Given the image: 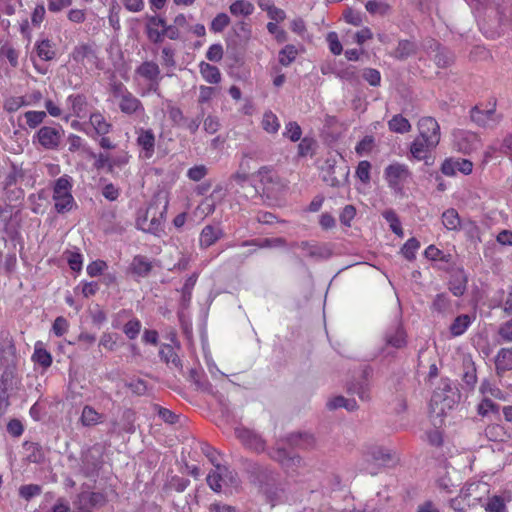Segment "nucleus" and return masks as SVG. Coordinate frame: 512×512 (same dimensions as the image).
<instances>
[{
	"mask_svg": "<svg viewBox=\"0 0 512 512\" xmlns=\"http://www.w3.org/2000/svg\"><path fill=\"white\" fill-rule=\"evenodd\" d=\"M326 40L329 44L330 51L334 55H340L342 53L343 48L336 32H329L327 34Z\"/></svg>",
	"mask_w": 512,
	"mask_h": 512,
	"instance_id": "nucleus-60",
	"label": "nucleus"
},
{
	"mask_svg": "<svg viewBox=\"0 0 512 512\" xmlns=\"http://www.w3.org/2000/svg\"><path fill=\"white\" fill-rule=\"evenodd\" d=\"M151 269V261L142 255L135 256L130 265L131 272L138 277H146Z\"/></svg>",
	"mask_w": 512,
	"mask_h": 512,
	"instance_id": "nucleus-25",
	"label": "nucleus"
},
{
	"mask_svg": "<svg viewBox=\"0 0 512 512\" xmlns=\"http://www.w3.org/2000/svg\"><path fill=\"white\" fill-rule=\"evenodd\" d=\"M370 170H371V164L370 162L363 160L360 161L356 168V177L362 182V183H368L370 181Z\"/></svg>",
	"mask_w": 512,
	"mask_h": 512,
	"instance_id": "nucleus-54",
	"label": "nucleus"
},
{
	"mask_svg": "<svg viewBox=\"0 0 512 512\" xmlns=\"http://www.w3.org/2000/svg\"><path fill=\"white\" fill-rule=\"evenodd\" d=\"M374 138L372 136H365L355 147V152L359 156H363L371 152L374 147Z\"/></svg>",
	"mask_w": 512,
	"mask_h": 512,
	"instance_id": "nucleus-55",
	"label": "nucleus"
},
{
	"mask_svg": "<svg viewBox=\"0 0 512 512\" xmlns=\"http://www.w3.org/2000/svg\"><path fill=\"white\" fill-rule=\"evenodd\" d=\"M137 73L154 83L156 86L159 82L160 69L158 65L152 61L143 62L138 68Z\"/></svg>",
	"mask_w": 512,
	"mask_h": 512,
	"instance_id": "nucleus-24",
	"label": "nucleus"
},
{
	"mask_svg": "<svg viewBox=\"0 0 512 512\" xmlns=\"http://www.w3.org/2000/svg\"><path fill=\"white\" fill-rule=\"evenodd\" d=\"M471 119L483 127H493L498 121L499 117L495 112V105H490L487 109H482L478 106L471 110Z\"/></svg>",
	"mask_w": 512,
	"mask_h": 512,
	"instance_id": "nucleus-14",
	"label": "nucleus"
},
{
	"mask_svg": "<svg viewBox=\"0 0 512 512\" xmlns=\"http://www.w3.org/2000/svg\"><path fill=\"white\" fill-rule=\"evenodd\" d=\"M230 23V18L225 13H219L216 15V17L212 20L210 29L215 32L219 33L222 32Z\"/></svg>",
	"mask_w": 512,
	"mask_h": 512,
	"instance_id": "nucleus-53",
	"label": "nucleus"
},
{
	"mask_svg": "<svg viewBox=\"0 0 512 512\" xmlns=\"http://www.w3.org/2000/svg\"><path fill=\"white\" fill-rule=\"evenodd\" d=\"M235 434L237 438L241 441V443L247 448L255 452H261L264 450V440L254 431L244 427H238L235 430Z\"/></svg>",
	"mask_w": 512,
	"mask_h": 512,
	"instance_id": "nucleus-13",
	"label": "nucleus"
},
{
	"mask_svg": "<svg viewBox=\"0 0 512 512\" xmlns=\"http://www.w3.org/2000/svg\"><path fill=\"white\" fill-rule=\"evenodd\" d=\"M61 141V131L51 126L41 127L33 136V143H38L47 150L58 148Z\"/></svg>",
	"mask_w": 512,
	"mask_h": 512,
	"instance_id": "nucleus-10",
	"label": "nucleus"
},
{
	"mask_svg": "<svg viewBox=\"0 0 512 512\" xmlns=\"http://www.w3.org/2000/svg\"><path fill=\"white\" fill-rule=\"evenodd\" d=\"M315 146V141L312 138H303L298 145V154L300 156H307L312 153Z\"/></svg>",
	"mask_w": 512,
	"mask_h": 512,
	"instance_id": "nucleus-64",
	"label": "nucleus"
},
{
	"mask_svg": "<svg viewBox=\"0 0 512 512\" xmlns=\"http://www.w3.org/2000/svg\"><path fill=\"white\" fill-rule=\"evenodd\" d=\"M101 414H99L93 407L85 406L81 414V422L84 426L96 425L101 421Z\"/></svg>",
	"mask_w": 512,
	"mask_h": 512,
	"instance_id": "nucleus-38",
	"label": "nucleus"
},
{
	"mask_svg": "<svg viewBox=\"0 0 512 512\" xmlns=\"http://www.w3.org/2000/svg\"><path fill=\"white\" fill-rule=\"evenodd\" d=\"M119 335L116 333L105 332L102 334L99 346L106 350L113 351L118 347Z\"/></svg>",
	"mask_w": 512,
	"mask_h": 512,
	"instance_id": "nucleus-46",
	"label": "nucleus"
},
{
	"mask_svg": "<svg viewBox=\"0 0 512 512\" xmlns=\"http://www.w3.org/2000/svg\"><path fill=\"white\" fill-rule=\"evenodd\" d=\"M302 135L301 127L297 122L290 121L285 125L283 136L290 139L292 142L300 140Z\"/></svg>",
	"mask_w": 512,
	"mask_h": 512,
	"instance_id": "nucleus-48",
	"label": "nucleus"
},
{
	"mask_svg": "<svg viewBox=\"0 0 512 512\" xmlns=\"http://www.w3.org/2000/svg\"><path fill=\"white\" fill-rule=\"evenodd\" d=\"M419 136L428 139L430 145H438L441 138L440 126L435 118L425 116L417 123Z\"/></svg>",
	"mask_w": 512,
	"mask_h": 512,
	"instance_id": "nucleus-11",
	"label": "nucleus"
},
{
	"mask_svg": "<svg viewBox=\"0 0 512 512\" xmlns=\"http://www.w3.org/2000/svg\"><path fill=\"white\" fill-rule=\"evenodd\" d=\"M159 353H160V357L167 364H172L173 366H175L176 368H179V369L182 367L181 360L171 345H168V344L162 345Z\"/></svg>",
	"mask_w": 512,
	"mask_h": 512,
	"instance_id": "nucleus-35",
	"label": "nucleus"
},
{
	"mask_svg": "<svg viewBox=\"0 0 512 512\" xmlns=\"http://www.w3.org/2000/svg\"><path fill=\"white\" fill-rule=\"evenodd\" d=\"M46 10L44 4L37 3L31 14V22L33 26L39 27L45 18Z\"/></svg>",
	"mask_w": 512,
	"mask_h": 512,
	"instance_id": "nucleus-58",
	"label": "nucleus"
},
{
	"mask_svg": "<svg viewBox=\"0 0 512 512\" xmlns=\"http://www.w3.org/2000/svg\"><path fill=\"white\" fill-rule=\"evenodd\" d=\"M453 143L457 151L469 154L476 151L481 146V141L477 134L467 130H457L453 133Z\"/></svg>",
	"mask_w": 512,
	"mask_h": 512,
	"instance_id": "nucleus-8",
	"label": "nucleus"
},
{
	"mask_svg": "<svg viewBox=\"0 0 512 512\" xmlns=\"http://www.w3.org/2000/svg\"><path fill=\"white\" fill-rule=\"evenodd\" d=\"M68 328V321L62 316L57 317L52 325V331L58 337L64 335L68 331Z\"/></svg>",
	"mask_w": 512,
	"mask_h": 512,
	"instance_id": "nucleus-62",
	"label": "nucleus"
},
{
	"mask_svg": "<svg viewBox=\"0 0 512 512\" xmlns=\"http://www.w3.org/2000/svg\"><path fill=\"white\" fill-rule=\"evenodd\" d=\"M383 217L389 223L390 229L399 237H403V229L401 227V222L393 210H386L383 212Z\"/></svg>",
	"mask_w": 512,
	"mask_h": 512,
	"instance_id": "nucleus-41",
	"label": "nucleus"
},
{
	"mask_svg": "<svg viewBox=\"0 0 512 512\" xmlns=\"http://www.w3.org/2000/svg\"><path fill=\"white\" fill-rule=\"evenodd\" d=\"M0 57L6 59L12 67L18 66V51L10 44H4L0 47Z\"/></svg>",
	"mask_w": 512,
	"mask_h": 512,
	"instance_id": "nucleus-43",
	"label": "nucleus"
},
{
	"mask_svg": "<svg viewBox=\"0 0 512 512\" xmlns=\"http://www.w3.org/2000/svg\"><path fill=\"white\" fill-rule=\"evenodd\" d=\"M223 236V230L220 226L206 225L199 236V245L201 248H208L216 243Z\"/></svg>",
	"mask_w": 512,
	"mask_h": 512,
	"instance_id": "nucleus-18",
	"label": "nucleus"
},
{
	"mask_svg": "<svg viewBox=\"0 0 512 512\" xmlns=\"http://www.w3.org/2000/svg\"><path fill=\"white\" fill-rule=\"evenodd\" d=\"M253 11V4L245 0H237L230 5V12L234 16H249Z\"/></svg>",
	"mask_w": 512,
	"mask_h": 512,
	"instance_id": "nucleus-37",
	"label": "nucleus"
},
{
	"mask_svg": "<svg viewBox=\"0 0 512 512\" xmlns=\"http://www.w3.org/2000/svg\"><path fill=\"white\" fill-rule=\"evenodd\" d=\"M388 127L390 131L394 133L399 134H405L408 133L411 130V124L403 117L401 114L394 115L389 121H388Z\"/></svg>",
	"mask_w": 512,
	"mask_h": 512,
	"instance_id": "nucleus-32",
	"label": "nucleus"
},
{
	"mask_svg": "<svg viewBox=\"0 0 512 512\" xmlns=\"http://www.w3.org/2000/svg\"><path fill=\"white\" fill-rule=\"evenodd\" d=\"M90 123L99 135H105L111 129V124L99 112L91 114Z\"/></svg>",
	"mask_w": 512,
	"mask_h": 512,
	"instance_id": "nucleus-34",
	"label": "nucleus"
},
{
	"mask_svg": "<svg viewBox=\"0 0 512 512\" xmlns=\"http://www.w3.org/2000/svg\"><path fill=\"white\" fill-rule=\"evenodd\" d=\"M215 209L216 206L213 204V201L209 197H206L195 209V214L200 218H205L211 215Z\"/></svg>",
	"mask_w": 512,
	"mask_h": 512,
	"instance_id": "nucleus-50",
	"label": "nucleus"
},
{
	"mask_svg": "<svg viewBox=\"0 0 512 512\" xmlns=\"http://www.w3.org/2000/svg\"><path fill=\"white\" fill-rule=\"evenodd\" d=\"M298 54V50L294 45H286L280 52H279V62L283 66L290 65L296 58Z\"/></svg>",
	"mask_w": 512,
	"mask_h": 512,
	"instance_id": "nucleus-45",
	"label": "nucleus"
},
{
	"mask_svg": "<svg viewBox=\"0 0 512 512\" xmlns=\"http://www.w3.org/2000/svg\"><path fill=\"white\" fill-rule=\"evenodd\" d=\"M424 256L431 261H449V256L445 255L443 251L435 245H429L424 251Z\"/></svg>",
	"mask_w": 512,
	"mask_h": 512,
	"instance_id": "nucleus-51",
	"label": "nucleus"
},
{
	"mask_svg": "<svg viewBox=\"0 0 512 512\" xmlns=\"http://www.w3.org/2000/svg\"><path fill=\"white\" fill-rule=\"evenodd\" d=\"M474 320L475 317L467 314L457 316L449 328L451 335L453 337L461 336L467 331V329L471 326Z\"/></svg>",
	"mask_w": 512,
	"mask_h": 512,
	"instance_id": "nucleus-23",
	"label": "nucleus"
},
{
	"mask_svg": "<svg viewBox=\"0 0 512 512\" xmlns=\"http://www.w3.org/2000/svg\"><path fill=\"white\" fill-rule=\"evenodd\" d=\"M420 248V242L412 237L408 239L402 246L400 253L408 261H413L416 258V253Z\"/></svg>",
	"mask_w": 512,
	"mask_h": 512,
	"instance_id": "nucleus-36",
	"label": "nucleus"
},
{
	"mask_svg": "<svg viewBox=\"0 0 512 512\" xmlns=\"http://www.w3.org/2000/svg\"><path fill=\"white\" fill-rule=\"evenodd\" d=\"M24 117H25L27 125L30 128H36L38 125H40L45 120L46 112L31 110V111L25 112Z\"/></svg>",
	"mask_w": 512,
	"mask_h": 512,
	"instance_id": "nucleus-47",
	"label": "nucleus"
},
{
	"mask_svg": "<svg viewBox=\"0 0 512 512\" xmlns=\"http://www.w3.org/2000/svg\"><path fill=\"white\" fill-rule=\"evenodd\" d=\"M442 388L434 391L430 400V411L436 417H443L447 410L456 404V393L448 382H444Z\"/></svg>",
	"mask_w": 512,
	"mask_h": 512,
	"instance_id": "nucleus-6",
	"label": "nucleus"
},
{
	"mask_svg": "<svg viewBox=\"0 0 512 512\" xmlns=\"http://www.w3.org/2000/svg\"><path fill=\"white\" fill-rule=\"evenodd\" d=\"M41 492H42V488H41V486H39L37 484L22 485L19 488L20 497L25 499L26 501H29L33 497L40 495Z\"/></svg>",
	"mask_w": 512,
	"mask_h": 512,
	"instance_id": "nucleus-49",
	"label": "nucleus"
},
{
	"mask_svg": "<svg viewBox=\"0 0 512 512\" xmlns=\"http://www.w3.org/2000/svg\"><path fill=\"white\" fill-rule=\"evenodd\" d=\"M199 70L202 78L210 84H218L221 81L220 70L209 63L201 62L199 64Z\"/></svg>",
	"mask_w": 512,
	"mask_h": 512,
	"instance_id": "nucleus-27",
	"label": "nucleus"
},
{
	"mask_svg": "<svg viewBox=\"0 0 512 512\" xmlns=\"http://www.w3.org/2000/svg\"><path fill=\"white\" fill-rule=\"evenodd\" d=\"M114 96L118 99V105L122 113L127 115H140L144 113L141 101L123 85L120 84L115 87Z\"/></svg>",
	"mask_w": 512,
	"mask_h": 512,
	"instance_id": "nucleus-7",
	"label": "nucleus"
},
{
	"mask_svg": "<svg viewBox=\"0 0 512 512\" xmlns=\"http://www.w3.org/2000/svg\"><path fill=\"white\" fill-rule=\"evenodd\" d=\"M107 263L103 260H96L88 264L86 270L90 277H96L107 269Z\"/></svg>",
	"mask_w": 512,
	"mask_h": 512,
	"instance_id": "nucleus-57",
	"label": "nucleus"
},
{
	"mask_svg": "<svg viewBox=\"0 0 512 512\" xmlns=\"http://www.w3.org/2000/svg\"><path fill=\"white\" fill-rule=\"evenodd\" d=\"M442 223L448 230H458L462 223L458 212L454 208L447 209L442 214Z\"/></svg>",
	"mask_w": 512,
	"mask_h": 512,
	"instance_id": "nucleus-33",
	"label": "nucleus"
},
{
	"mask_svg": "<svg viewBox=\"0 0 512 512\" xmlns=\"http://www.w3.org/2000/svg\"><path fill=\"white\" fill-rule=\"evenodd\" d=\"M71 59L82 67L88 68L96 64L97 58L91 46L80 44L73 49Z\"/></svg>",
	"mask_w": 512,
	"mask_h": 512,
	"instance_id": "nucleus-15",
	"label": "nucleus"
},
{
	"mask_svg": "<svg viewBox=\"0 0 512 512\" xmlns=\"http://www.w3.org/2000/svg\"><path fill=\"white\" fill-rule=\"evenodd\" d=\"M147 36L152 42L162 41L166 32V22L160 17H151L147 23Z\"/></svg>",
	"mask_w": 512,
	"mask_h": 512,
	"instance_id": "nucleus-17",
	"label": "nucleus"
},
{
	"mask_svg": "<svg viewBox=\"0 0 512 512\" xmlns=\"http://www.w3.org/2000/svg\"><path fill=\"white\" fill-rule=\"evenodd\" d=\"M486 511L487 512H506V506H505L504 500L499 496L492 497L486 505Z\"/></svg>",
	"mask_w": 512,
	"mask_h": 512,
	"instance_id": "nucleus-61",
	"label": "nucleus"
},
{
	"mask_svg": "<svg viewBox=\"0 0 512 512\" xmlns=\"http://www.w3.org/2000/svg\"><path fill=\"white\" fill-rule=\"evenodd\" d=\"M495 367L498 374L512 370V348H501L497 352Z\"/></svg>",
	"mask_w": 512,
	"mask_h": 512,
	"instance_id": "nucleus-22",
	"label": "nucleus"
},
{
	"mask_svg": "<svg viewBox=\"0 0 512 512\" xmlns=\"http://www.w3.org/2000/svg\"><path fill=\"white\" fill-rule=\"evenodd\" d=\"M270 456L280 462L284 467L298 466L301 459L290 451H287L284 444L280 445L270 452Z\"/></svg>",
	"mask_w": 512,
	"mask_h": 512,
	"instance_id": "nucleus-19",
	"label": "nucleus"
},
{
	"mask_svg": "<svg viewBox=\"0 0 512 512\" xmlns=\"http://www.w3.org/2000/svg\"><path fill=\"white\" fill-rule=\"evenodd\" d=\"M473 171V163L468 159L447 158L441 165V172L449 177L455 176L457 172L470 175Z\"/></svg>",
	"mask_w": 512,
	"mask_h": 512,
	"instance_id": "nucleus-12",
	"label": "nucleus"
},
{
	"mask_svg": "<svg viewBox=\"0 0 512 512\" xmlns=\"http://www.w3.org/2000/svg\"><path fill=\"white\" fill-rule=\"evenodd\" d=\"M411 171L403 163L393 162L384 169V179L390 189L395 193L402 194L404 187L411 179Z\"/></svg>",
	"mask_w": 512,
	"mask_h": 512,
	"instance_id": "nucleus-5",
	"label": "nucleus"
},
{
	"mask_svg": "<svg viewBox=\"0 0 512 512\" xmlns=\"http://www.w3.org/2000/svg\"><path fill=\"white\" fill-rule=\"evenodd\" d=\"M287 442L289 445L293 446H299L301 448H308L311 446L314 442V439L311 435L305 433V434H292L287 439Z\"/></svg>",
	"mask_w": 512,
	"mask_h": 512,
	"instance_id": "nucleus-44",
	"label": "nucleus"
},
{
	"mask_svg": "<svg viewBox=\"0 0 512 512\" xmlns=\"http://www.w3.org/2000/svg\"><path fill=\"white\" fill-rule=\"evenodd\" d=\"M166 212L167 204L162 210H159L158 207L154 205H150L145 210L138 211L136 225L144 232L160 235L164 230Z\"/></svg>",
	"mask_w": 512,
	"mask_h": 512,
	"instance_id": "nucleus-4",
	"label": "nucleus"
},
{
	"mask_svg": "<svg viewBox=\"0 0 512 512\" xmlns=\"http://www.w3.org/2000/svg\"><path fill=\"white\" fill-rule=\"evenodd\" d=\"M498 336L502 342L512 343V318L499 326Z\"/></svg>",
	"mask_w": 512,
	"mask_h": 512,
	"instance_id": "nucleus-56",
	"label": "nucleus"
},
{
	"mask_svg": "<svg viewBox=\"0 0 512 512\" xmlns=\"http://www.w3.org/2000/svg\"><path fill=\"white\" fill-rule=\"evenodd\" d=\"M436 146L437 145H430L428 139L418 136L411 143L410 153L414 159L421 161L424 160L428 156L429 152Z\"/></svg>",
	"mask_w": 512,
	"mask_h": 512,
	"instance_id": "nucleus-20",
	"label": "nucleus"
},
{
	"mask_svg": "<svg viewBox=\"0 0 512 512\" xmlns=\"http://www.w3.org/2000/svg\"><path fill=\"white\" fill-rule=\"evenodd\" d=\"M461 228L470 240L481 242V230L475 221H465L462 223Z\"/></svg>",
	"mask_w": 512,
	"mask_h": 512,
	"instance_id": "nucleus-42",
	"label": "nucleus"
},
{
	"mask_svg": "<svg viewBox=\"0 0 512 512\" xmlns=\"http://www.w3.org/2000/svg\"><path fill=\"white\" fill-rule=\"evenodd\" d=\"M280 121L272 111H266L261 120L262 129L269 134H276L280 129Z\"/></svg>",
	"mask_w": 512,
	"mask_h": 512,
	"instance_id": "nucleus-31",
	"label": "nucleus"
},
{
	"mask_svg": "<svg viewBox=\"0 0 512 512\" xmlns=\"http://www.w3.org/2000/svg\"><path fill=\"white\" fill-rule=\"evenodd\" d=\"M32 361L41 365L43 368H48L52 364V356L50 352L45 349L42 341H37L34 345V352L32 354Z\"/></svg>",
	"mask_w": 512,
	"mask_h": 512,
	"instance_id": "nucleus-26",
	"label": "nucleus"
},
{
	"mask_svg": "<svg viewBox=\"0 0 512 512\" xmlns=\"http://www.w3.org/2000/svg\"><path fill=\"white\" fill-rule=\"evenodd\" d=\"M206 455L215 467L207 476V483L209 487L215 492H222L226 488L236 487L238 485L236 473L229 470L228 467L218 463L215 453L212 452L210 448L207 449Z\"/></svg>",
	"mask_w": 512,
	"mask_h": 512,
	"instance_id": "nucleus-2",
	"label": "nucleus"
},
{
	"mask_svg": "<svg viewBox=\"0 0 512 512\" xmlns=\"http://www.w3.org/2000/svg\"><path fill=\"white\" fill-rule=\"evenodd\" d=\"M488 485L484 482L476 481L468 483L465 487H463L460 491V497L468 498L474 496L475 500H479L481 496L480 493H487Z\"/></svg>",
	"mask_w": 512,
	"mask_h": 512,
	"instance_id": "nucleus-28",
	"label": "nucleus"
},
{
	"mask_svg": "<svg viewBox=\"0 0 512 512\" xmlns=\"http://www.w3.org/2000/svg\"><path fill=\"white\" fill-rule=\"evenodd\" d=\"M394 462L392 451L382 445L366 444L362 451V470L370 475H377L384 467Z\"/></svg>",
	"mask_w": 512,
	"mask_h": 512,
	"instance_id": "nucleus-1",
	"label": "nucleus"
},
{
	"mask_svg": "<svg viewBox=\"0 0 512 512\" xmlns=\"http://www.w3.org/2000/svg\"><path fill=\"white\" fill-rule=\"evenodd\" d=\"M141 330V322L133 318L129 320L123 327L124 334L131 340L135 339Z\"/></svg>",
	"mask_w": 512,
	"mask_h": 512,
	"instance_id": "nucleus-52",
	"label": "nucleus"
},
{
	"mask_svg": "<svg viewBox=\"0 0 512 512\" xmlns=\"http://www.w3.org/2000/svg\"><path fill=\"white\" fill-rule=\"evenodd\" d=\"M299 247L306 256L312 258H326L330 255V250L326 246H319L309 242H302Z\"/></svg>",
	"mask_w": 512,
	"mask_h": 512,
	"instance_id": "nucleus-30",
	"label": "nucleus"
},
{
	"mask_svg": "<svg viewBox=\"0 0 512 512\" xmlns=\"http://www.w3.org/2000/svg\"><path fill=\"white\" fill-rule=\"evenodd\" d=\"M72 187V178L68 175L58 178L54 183L52 199L55 210L60 214L68 213L76 207Z\"/></svg>",
	"mask_w": 512,
	"mask_h": 512,
	"instance_id": "nucleus-3",
	"label": "nucleus"
},
{
	"mask_svg": "<svg viewBox=\"0 0 512 512\" xmlns=\"http://www.w3.org/2000/svg\"><path fill=\"white\" fill-rule=\"evenodd\" d=\"M385 342L387 346L400 349L406 346V332L402 325L398 324L390 327L385 333Z\"/></svg>",
	"mask_w": 512,
	"mask_h": 512,
	"instance_id": "nucleus-16",
	"label": "nucleus"
},
{
	"mask_svg": "<svg viewBox=\"0 0 512 512\" xmlns=\"http://www.w3.org/2000/svg\"><path fill=\"white\" fill-rule=\"evenodd\" d=\"M67 262L73 271L79 272L82 269L83 257L79 252H68Z\"/></svg>",
	"mask_w": 512,
	"mask_h": 512,
	"instance_id": "nucleus-59",
	"label": "nucleus"
},
{
	"mask_svg": "<svg viewBox=\"0 0 512 512\" xmlns=\"http://www.w3.org/2000/svg\"><path fill=\"white\" fill-rule=\"evenodd\" d=\"M35 52L39 59L51 61L56 56L55 44L49 39H41L35 43Z\"/></svg>",
	"mask_w": 512,
	"mask_h": 512,
	"instance_id": "nucleus-21",
	"label": "nucleus"
},
{
	"mask_svg": "<svg viewBox=\"0 0 512 512\" xmlns=\"http://www.w3.org/2000/svg\"><path fill=\"white\" fill-rule=\"evenodd\" d=\"M480 393L484 397H493L496 399H504L503 392L488 380H484L480 385Z\"/></svg>",
	"mask_w": 512,
	"mask_h": 512,
	"instance_id": "nucleus-40",
	"label": "nucleus"
},
{
	"mask_svg": "<svg viewBox=\"0 0 512 512\" xmlns=\"http://www.w3.org/2000/svg\"><path fill=\"white\" fill-rule=\"evenodd\" d=\"M365 8L371 15L385 16L391 10L389 0H366Z\"/></svg>",
	"mask_w": 512,
	"mask_h": 512,
	"instance_id": "nucleus-29",
	"label": "nucleus"
},
{
	"mask_svg": "<svg viewBox=\"0 0 512 512\" xmlns=\"http://www.w3.org/2000/svg\"><path fill=\"white\" fill-rule=\"evenodd\" d=\"M466 278L462 272L456 273L450 280V290L455 296H461L466 290Z\"/></svg>",
	"mask_w": 512,
	"mask_h": 512,
	"instance_id": "nucleus-39",
	"label": "nucleus"
},
{
	"mask_svg": "<svg viewBox=\"0 0 512 512\" xmlns=\"http://www.w3.org/2000/svg\"><path fill=\"white\" fill-rule=\"evenodd\" d=\"M415 45L410 41H400L398 47L396 49V56L400 58H405L414 52Z\"/></svg>",
	"mask_w": 512,
	"mask_h": 512,
	"instance_id": "nucleus-63",
	"label": "nucleus"
},
{
	"mask_svg": "<svg viewBox=\"0 0 512 512\" xmlns=\"http://www.w3.org/2000/svg\"><path fill=\"white\" fill-rule=\"evenodd\" d=\"M136 144L139 148V158L142 160L151 159L155 153L156 138L152 129H136Z\"/></svg>",
	"mask_w": 512,
	"mask_h": 512,
	"instance_id": "nucleus-9",
	"label": "nucleus"
}]
</instances>
